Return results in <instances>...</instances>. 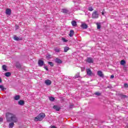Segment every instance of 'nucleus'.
Here are the masks:
<instances>
[{"label":"nucleus","instance_id":"nucleus-1","mask_svg":"<svg viewBox=\"0 0 128 128\" xmlns=\"http://www.w3.org/2000/svg\"><path fill=\"white\" fill-rule=\"evenodd\" d=\"M6 118L7 122H18V118L16 114L10 113V112H7L6 114Z\"/></svg>","mask_w":128,"mask_h":128},{"label":"nucleus","instance_id":"nucleus-2","mask_svg":"<svg viewBox=\"0 0 128 128\" xmlns=\"http://www.w3.org/2000/svg\"><path fill=\"white\" fill-rule=\"evenodd\" d=\"M46 117V114L44 113H40L38 116L34 118V120L36 122L42 121Z\"/></svg>","mask_w":128,"mask_h":128},{"label":"nucleus","instance_id":"nucleus-3","mask_svg":"<svg viewBox=\"0 0 128 128\" xmlns=\"http://www.w3.org/2000/svg\"><path fill=\"white\" fill-rule=\"evenodd\" d=\"M100 16V14H98V12L96 10H94L92 13V18L96 19V18H98Z\"/></svg>","mask_w":128,"mask_h":128},{"label":"nucleus","instance_id":"nucleus-4","mask_svg":"<svg viewBox=\"0 0 128 128\" xmlns=\"http://www.w3.org/2000/svg\"><path fill=\"white\" fill-rule=\"evenodd\" d=\"M86 72L88 76H92V70H90V68L86 69Z\"/></svg>","mask_w":128,"mask_h":128},{"label":"nucleus","instance_id":"nucleus-5","mask_svg":"<svg viewBox=\"0 0 128 128\" xmlns=\"http://www.w3.org/2000/svg\"><path fill=\"white\" fill-rule=\"evenodd\" d=\"M86 62L88 64H94V59L92 58H88Z\"/></svg>","mask_w":128,"mask_h":128},{"label":"nucleus","instance_id":"nucleus-6","mask_svg":"<svg viewBox=\"0 0 128 128\" xmlns=\"http://www.w3.org/2000/svg\"><path fill=\"white\" fill-rule=\"evenodd\" d=\"M80 27L84 30H86V28H88V24H86V23H82L81 24Z\"/></svg>","mask_w":128,"mask_h":128},{"label":"nucleus","instance_id":"nucleus-7","mask_svg":"<svg viewBox=\"0 0 128 128\" xmlns=\"http://www.w3.org/2000/svg\"><path fill=\"white\" fill-rule=\"evenodd\" d=\"M54 62L56 64H59L62 63V61L60 59L58 58L54 59Z\"/></svg>","mask_w":128,"mask_h":128},{"label":"nucleus","instance_id":"nucleus-8","mask_svg":"<svg viewBox=\"0 0 128 128\" xmlns=\"http://www.w3.org/2000/svg\"><path fill=\"white\" fill-rule=\"evenodd\" d=\"M44 61L40 60H38V65L39 66H44Z\"/></svg>","mask_w":128,"mask_h":128},{"label":"nucleus","instance_id":"nucleus-9","mask_svg":"<svg viewBox=\"0 0 128 128\" xmlns=\"http://www.w3.org/2000/svg\"><path fill=\"white\" fill-rule=\"evenodd\" d=\"M97 74L98 76H100V78H104V74H102V72L101 70L98 71Z\"/></svg>","mask_w":128,"mask_h":128},{"label":"nucleus","instance_id":"nucleus-10","mask_svg":"<svg viewBox=\"0 0 128 128\" xmlns=\"http://www.w3.org/2000/svg\"><path fill=\"white\" fill-rule=\"evenodd\" d=\"M44 83L46 86H50L52 84V81L50 80H46L44 81Z\"/></svg>","mask_w":128,"mask_h":128},{"label":"nucleus","instance_id":"nucleus-11","mask_svg":"<svg viewBox=\"0 0 128 128\" xmlns=\"http://www.w3.org/2000/svg\"><path fill=\"white\" fill-rule=\"evenodd\" d=\"M6 14H8V16H10L12 14V10L10 8H8L6 10Z\"/></svg>","mask_w":128,"mask_h":128},{"label":"nucleus","instance_id":"nucleus-12","mask_svg":"<svg viewBox=\"0 0 128 128\" xmlns=\"http://www.w3.org/2000/svg\"><path fill=\"white\" fill-rule=\"evenodd\" d=\"M118 96H120L121 98H128V96L126 95H124L122 94H118Z\"/></svg>","mask_w":128,"mask_h":128},{"label":"nucleus","instance_id":"nucleus-13","mask_svg":"<svg viewBox=\"0 0 128 128\" xmlns=\"http://www.w3.org/2000/svg\"><path fill=\"white\" fill-rule=\"evenodd\" d=\"M53 108L54 110H56V112H60V108L58 107V106L55 105L53 106Z\"/></svg>","mask_w":128,"mask_h":128},{"label":"nucleus","instance_id":"nucleus-14","mask_svg":"<svg viewBox=\"0 0 128 128\" xmlns=\"http://www.w3.org/2000/svg\"><path fill=\"white\" fill-rule=\"evenodd\" d=\"M14 40H22V38H19L18 36H14Z\"/></svg>","mask_w":128,"mask_h":128},{"label":"nucleus","instance_id":"nucleus-15","mask_svg":"<svg viewBox=\"0 0 128 128\" xmlns=\"http://www.w3.org/2000/svg\"><path fill=\"white\" fill-rule=\"evenodd\" d=\"M74 30H70V33L69 34V36L70 38H72V36H74Z\"/></svg>","mask_w":128,"mask_h":128},{"label":"nucleus","instance_id":"nucleus-16","mask_svg":"<svg viewBox=\"0 0 128 128\" xmlns=\"http://www.w3.org/2000/svg\"><path fill=\"white\" fill-rule=\"evenodd\" d=\"M18 104L20 106H24V101L22 100H20L18 102Z\"/></svg>","mask_w":128,"mask_h":128},{"label":"nucleus","instance_id":"nucleus-17","mask_svg":"<svg viewBox=\"0 0 128 128\" xmlns=\"http://www.w3.org/2000/svg\"><path fill=\"white\" fill-rule=\"evenodd\" d=\"M20 98V95H17L14 97V100H18Z\"/></svg>","mask_w":128,"mask_h":128},{"label":"nucleus","instance_id":"nucleus-18","mask_svg":"<svg viewBox=\"0 0 128 128\" xmlns=\"http://www.w3.org/2000/svg\"><path fill=\"white\" fill-rule=\"evenodd\" d=\"M71 24L72 26H78V24H76V20L72 21Z\"/></svg>","mask_w":128,"mask_h":128},{"label":"nucleus","instance_id":"nucleus-19","mask_svg":"<svg viewBox=\"0 0 128 128\" xmlns=\"http://www.w3.org/2000/svg\"><path fill=\"white\" fill-rule=\"evenodd\" d=\"M14 122H12L9 124V128H12L14 126Z\"/></svg>","mask_w":128,"mask_h":128},{"label":"nucleus","instance_id":"nucleus-20","mask_svg":"<svg viewBox=\"0 0 128 128\" xmlns=\"http://www.w3.org/2000/svg\"><path fill=\"white\" fill-rule=\"evenodd\" d=\"M16 66L18 68H22V66L20 65V64L18 62H16Z\"/></svg>","mask_w":128,"mask_h":128},{"label":"nucleus","instance_id":"nucleus-21","mask_svg":"<svg viewBox=\"0 0 128 128\" xmlns=\"http://www.w3.org/2000/svg\"><path fill=\"white\" fill-rule=\"evenodd\" d=\"M4 76H7V78H8V76H12V73H10V72H6Z\"/></svg>","mask_w":128,"mask_h":128},{"label":"nucleus","instance_id":"nucleus-22","mask_svg":"<svg viewBox=\"0 0 128 128\" xmlns=\"http://www.w3.org/2000/svg\"><path fill=\"white\" fill-rule=\"evenodd\" d=\"M62 12L64 14H68V10L67 9L64 8L62 10Z\"/></svg>","mask_w":128,"mask_h":128},{"label":"nucleus","instance_id":"nucleus-23","mask_svg":"<svg viewBox=\"0 0 128 128\" xmlns=\"http://www.w3.org/2000/svg\"><path fill=\"white\" fill-rule=\"evenodd\" d=\"M68 50H70V48L68 46L64 47V52H68Z\"/></svg>","mask_w":128,"mask_h":128},{"label":"nucleus","instance_id":"nucleus-24","mask_svg":"<svg viewBox=\"0 0 128 128\" xmlns=\"http://www.w3.org/2000/svg\"><path fill=\"white\" fill-rule=\"evenodd\" d=\"M2 68L3 70H4L5 72H8V69H6V66L3 65L2 66Z\"/></svg>","mask_w":128,"mask_h":128},{"label":"nucleus","instance_id":"nucleus-25","mask_svg":"<svg viewBox=\"0 0 128 128\" xmlns=\"http://www.w3.org/2000/svg\"><path fill=\"white\" fill-rule=\"evenodd\" d=\"M52 55H50V54H48L46 56V58H47L48 60H50V58H52Z\"/></svg>","mask_w":128,"mask_h":128},{"label":"nucleus","instance_id":"nucleus-26","mask_svg":"<svg viewBox=\"0 0 128 128\" xmlns=\"http://www.w3.org/2000/svg\"><path fill=\"white\" fill-rule=\"evenodd\" d=\"M54 50L56 52H60V49L56 48H54Z\"/></svg>","mask_w":128,"mask_h":128},{"label":"nucleus","instance_id":"nucleus-27","mask_svg":"<svg viewBox=\"0 0 128 128\" xmlns=\"http://www.w3.org/2000/svg\"><path fill=\"white\" fill-rule=\"evenodd\" d=\"M120 64L122 66H124L126 64V61L124 60H122Z\"/></svg>","mask_w":128,"mask_h":128},{"label":"nucleus","instance_id":"nucleus-28","mask_svg":"<svg viewBox=\"0 0 128 128\" xmlns=\"http://www.w3.org/2000/svg\"><path fill=\"white\" fill-rule=\"evenodd\" d=\"M0 88H1L2 90H6V88H5L4 87V86L2 85H0Z\"/></svg>","mask_w":128,"mask_h":128},{"label":"nucleus","instance_id":"nucleus-29","mask_svg":"<svg viewBox=\"0 0 128 128\" xmlns=\"http://www.w3.org/2000/svg\"><path fill=\"white\" fill-rule=\"evenodd\" d=\"M94 94H95L96 96H100L102 94L100 92H96L95 93H94Z\"/></svg>","mask_w":128,"mask_h":128},{"label":"nucleus","instance_id":"nucleus-30","mask_svg":"<svg viewBox=\"0 0 128 128\" xmlns=\"http://www.w3.org/2000/svg\"><path fill=\"white\" fill-rule=\"evenodd\" d=\"M62 42H68V40L66 39V38H62Z\"/></svg>","mask_w":128,"mask_h":128},{"label":"nucleus","instance_id":"nucleus-31","mask_svg":"<svg viewBox=\"0 0 128 128\" xmlns=\"http://www.w3.org/2000/svg\"><path fill=\"white\" fill-rule=\"evenodd\" d=\"M49 100H50V102H54V98L50 97V98H49Z\"/></svg>","mask_w":128,"mask_h":128},{"label":"nucleus","instance_id":"nucleus-32","mask_svg":"<svg viewBox=\"0 0 128 128\" xmlns=\"http://www.w3.org/2000/svg\"><path fill=\"white\" fill-rule=\"evenodd\" d=\"M88 10L90 12H92V10H94V8H92V7H89L88 8Z\"/></svg>","mask_w":128,"mask_h":128},{"label":"nucleus","instance_id":"nucleus-33","mask_svg":"<svg viewBox=\"0 0 128 128\" xmlns=\"http://www.w3.org/2000/svg\"><path fill=\"white\" fill-rule=\"evenodd\" d=\"M96 24L98 30H100V24L98 23H97Z\"/></svg>","mask_w":128,"mask_h":128},{"label":"nucleus","instance_id":"nucleus-34","mask_svg":"<svg viewBox=\"0 0 128 128\" xmlns=\"http://www.w3.org/2000/svg\"><path fill=\"white\" fill-rule=\"evenodd\" d=\"M48 64H50V66H54V63L52 62H48Z\"/></svg>","mask_w":128,"mask_h":128},{"label":"nucleus","instance_id":"nucleus-35","mask_svg":"<svg viewBox=\"0 0 128 128\" xmlns=\"http://www.w3.org/2000/svg\"><path fill=\"white\" fill-rule=\"evenodd\" d=\"M124 88H128V84H126V83L124 84Z\"/></svg>","mask_w":128,"mask_h":128},{"label":"nucleus","instance_id":"nucleus-36","mask_svg":"<svg viewBox=\"0 0 128 128\" xmlns=\"http://www.w3.org/2000/svg\"><path fill=\"white\" fill-rule=\"evenodd\" d=\"M114 78V76L112 75L110 77V78Z\"/></svg>","mask_w":128,"mask_h":128},{"label":"nucleus","instance_id":"nucleus-37","mask_svg":"<svg viewBox=\"0 0 128 128\" xmlns=\"http://www.w3.org/2000/svg\"><path fill=\"white\" fill-rule=\"evenodd\" d=\"M44 68H45V70H48V66H46L44 67Z\"/></svg>","mask_w":128,"mask_h":128},{"label":"nucleus","instance_id":"nucleus-38","mask_svg":"<svg viewBox=\"0 0 128 128\" xmlns=\"http://www.w3.org/2000/svg\"><path fill=\"white\" fill-rule=\"evenodd\" d=\"M2 120H4V118H0V122H2Z\"/></svg>","mask_w":128,"mask_h":128},{"label":"nucleus","instance_id":"nucleus-39","mask_svg":"<svg viewBox=\"0 0 128 128\" xmlns=\"http://www.w3.org/2000/svg\"><path fill=\"white\" fill-rule=\"evenodd\" d=\"M50 128H56V126H51Z\"/></svg>","mask_w":128,"mask_h":128},{"label":"nucleus","instance_id":"nucleus-40","mask_svg":"<svg viewBox=\"0 0 128 128\" xmlns=\"http://www.w3.org/2000/svg\"><path fill=\"white\" fill-rule=\"evenodd\" d=\"M74 108V105H70V108Z\"/></svg>","mask_w":128,"mask_h":128},{"label":"nucleus","instance_id":"nucleus-41","mask_svg":"<svg viewBox=\"0 0 128 128\" xmlns=\"http://www.w3.org/2000/svg\"><path fill=\"white\" fill-rule=\"evenodd\" d=\"M102 16H104V12H102Z\"/></svg>","mask_w":128,"mask_h":128},{"label":"nucleus","instance_id":"nucleus-42","mask_svg":"<svg viewBox=\"0 0 128 128\" xmlns=\"http://www.w3.org/2000/svg\"><path fill=\"white\" fill-rule=\"evenodd\" d=\"M2 78H0V83L2 82Z\"/></svg>","mask_w":128,"mask_h":128},{"label":"nucleus","instance_id":"nucleus-43","mask_svg":"<svg viewBox=\"0 0 128 128\" xmlns=\"http://www.w3.org/2000/svg\"><path fill=\"white\" fill-rule=\"evenodd\" d=\"M126 128H128V126H126Z\"/></svg>","mask_w":128,"mask_h":128}]
</instances>
